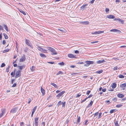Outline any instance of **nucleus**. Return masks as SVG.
Masks as SVG:
<instances>
[{"instance_id":"nucleus-1","label":"nucleus","mask_w":126,"mask_h":126,"mask_svg":"<svg viewBox=\"0 0 126 126\" xmlns=\"http://www.w3.org/2000/svg\"><path fill=\"white\" fill-rule=\"evenodd\" d=\"M15 74L16 76H15V78H17L21 76V71L19 70H18L15 72Z\"/></svg>"},{"instance_id":"nucleus-2","label":"nucleus","mask_w":126,"mask_h":126,"mask_svg":"<svg viewBox=\"0 0 126 126\" xmlns=\"http://www.w3.org/2000/svg\"><path fill=\"white\" fill-rule=\"evenodd\" d=\"M18 110V108L16 107L12 109L11 110L10 112L12 113H14L16 112Z\"/></svg>"},{"instance_id":"nucleus-3","label":"nucleus","mask_w":126,"mask_h":126,"mask_svg":"<svg viewBox=\"0 0 126 126\" xmlns=\"http://www.w3.org/2000/svg\"><path fill=\"white\" fill-rule=\"evenodd\" d=\"M39 117H36L34 118V125L35 126H38Z\"/></svg>"},{"instance_id":"nucleus-4","label":"nucleus","mask_w":126,"mask_h":126,"mask_svg":"<svg viewBox=\"0 0 126 126\" xmlns=\"http://www.w3.org/2000/svg\"><path fill=\"white\" fill-rule=\"evenodd\" d=\"M30 42L29 40H28L27 39L25 40V43L26 44L32 48V46L30 44Z\"/></svg>"},{"instance_id":"nucleus-5","label":"nucleus","mask_w":126,"mask_h":126,"mask_svg":"<svg viewBox=\"0 0 126 126\" xmlns=\"http://www.w3.org/2000/svg\"><path fill=\"white\" fill-rule=\"evenodd\" d=\"M87 4H83L81 7H80V10H82V11L84 10V9L86 7H85L87 6Z\"/></svg>"},{"instance_id":"nucleus-6","label":"nucleus","mask_w":126,"mask_h":126,"mask_svg":"<svg viewBox=\"0 0 126 126\" xmlns=\"http://www.w3.org/2000/svg\"><path fill=\"white\" fill-rule=\"evenodd\" d=\"M26 66L25 65H23L21 66H18L17 67L19 68V69L21 70L22 69H24Z\"/></svg>"},{"instance_id":"nucleus-7","label":"nucleus","mask_w":126,"mask_h":126,"mask_svg":"<svg viewBox=\"0 0 126 126\" xmlns=\"http://www.w3.org/2000/svg\"><path fill=\"white\" fill-rule=\"evenodd\" d=\"M65 91H63L60 92L59 94H58L57 95V97H60L62 96L65 93Z\"/></svg>"},{"instance_id":"nucleus-8","label":"nucleus","mask_w":126,"mask_h":126,"mask_svg":"<svg viewBox=\"0 0 126 126\" xmlns=\"http://www.w3.org/2000/svg\"><path fill=\"white\" fill-rule=\"evenodd\" d=\"M105 62L104 59H102L97 61L96 63H104V62Z\"/></svg>"},{"instance_id":"nucleus-9","label":"nucleus","mask_w":126,"mask_h":126,"mask_svg":"<svg viewBox=\"0 0 126 126\" xmlns=\"http://www.w3.org/2000/svg\"><path fill=\"white\" fill-rule=\"evenodd\" d=\"M25 60V55H24L23 56H22L21 58H20L19 60V62H22L24 61Z\"/></svg>"},{"instance_id":"nucleus-10","label":"nucleus","mask_w":126,"mask_h":126,"mask_svg":"<svg viewBox=\"0 0 126 126\" xmlns=\"http://www.w3.org/2000/svg\"><path fill=\"white\" fill-rule=\"evenodd\" d=\"M117 96L120 98H122L123 97L124 95L122 94L119 93L117 94Z\"/></svg>"},{"instance_id":"nucleus-11","label":"nucleus","mask_w":126,"mask_h":126,"mask_svg":"<svg viewBox=\"0 0 126 126\" xmlns=\"http://www.w3.org/2000/svg\"><path fill=\"white\" fill-rule=\"evenodd\" d=\"M51 52L52 53V55H56L57 54V53L56 52L55 50L53 48L51 51Z\"/></svg>"},{"instance_id":"nucleus-12","label":"nucleus","mask_w":126,"mask_h":126,"mask_svg":"<svg viewBox=\"0 0 126 126\" xmlns=\"http://www.w3.org/2000/svg\"><path fill=\"white\" fill-rule=\"evenodd\" d=\"M16 69H14V72H12L11 73V76H12L13 77H14V76H15V72H16Z\"/></svg>"},{"instance_id":"nucleus-13","label":"nucleus","mask_w":126,"mask_h":126,"mask_svg":"<svg viewBox=\"0 0 126 126\" xmlns=\"http://www.w3.org/2000/svg\"><path fill=\"white\" fill-rule=\"evenodd\" d=\"M41 91L42 94V95H44L45 94V91L43 88L42 87L41 88Z\"/></svg>"},{"instance_id":"nucleus-14","label":"nucleus","mask_w":126,"mask_h":126,"mask_svg":"<svg viewBox=\"0 0 126 126\" xmlns=\"http://www.w3.org/2000/svg\"><path fill=\"white\" fill-rule=\"evenodd\" d=\"M68 57L71 58H73L75 57V56L73 54H69L68 55Z\"/></svg>"},{"instance_id":"nucleus-15","label":"nucleus","mask_w":126,"mask_h":126,"mask_svg":"<svg viewBox=\"0 0 126 126\" xmlns=\"http://www.w3.org/2000/svg\"><path fill=\"white\" fill-rule=\"evenodd\" d=\"M40 55L41 57L43 58H45L47 57L44 54L42 53H40Z\"/></svg>"},{"instance_id":"nucleus-16","label":"nucleus","mask_w":126,"mask_h":126,"mask_svg":"<svg viewBox=\"0 0 126 126\" xmlns=\"http://www.w3.org/2000/svg\"><path fill=\"white\" fill-rule=\"evenodd\" d=\"M110 32H119L120 31L118 30L115 29H113L110 31Z\"/></svg>"},{"instance_id":"nucleus-17","label":"nucleus","mask_w":126,"mask_h":126,"mask_svg":"<svg viewBox=\"0 0 126 126\" xmlns=\"http://www.w3.org/2000/svg\"><path fill=\"white\" fill-rule=\"evenodd\" d=\"M126 86V83L122 84L120 85V87L121 88H124Z\"/></svg>"},{"instance_id":"nucleus-18","label":"nucleus","mask_w":126,"mask_h":126,"mask_svg":"<svg viewBox=\"0 0 126 126\" xmlns=\"http://www.w3.org/2000/svg\"><path fill=\"white\" fill-rule=\"evenodd\" d=\"M3 26L4 28H5V29L6 31L7 32H8L9 31V30L7 26L5 24H4Z\"/></svg>"},{"instance_id":"nucleus-19","label":"nucleus","mask_w":126,"mask_h":126,"mask_svg":"<svg viewBox=\"0 0 126 126\" xmlns=\"http://www.w3.org/2000/svg\"><path fill=\"white\" fill-rule=\"evenodd\" d=\"M37 48L41 52H42V51H43V48H41L39 46H38L37 47Z\"/></svg>"},{"instance_id":"nucleus-20","label":"nucleus","mask_w":126,"mask_h":126,"mask_svg":"<svg viewBox=\"0 0 126 126\" xmlns=\"http://www.w3.org/2000/svg\"><path fill=\"white\" fill-rule=\"evenodd\" d=\"M116 86V84L115 83H113L111 85V87L113 89L115 88Z\"/></svg>"},{"instance_id":"nucleus-21","label":"nucleus","mask_w":126,"mask_h":126,"mask_svg":"<svg viewBox=\"0 0 126 126\" xmlns=\"http://www.w3.org/2000/svg\"><path fill=\"white\" fill-rule=\"evenodd\" d=\"M108 17L109 18H115L114 16L112 15H109L108 16Z\"/></svg>"},{"instance_id":"nucleus-22","label":"nucleus","mask_w":126,"mask_h":126,"mask_svg":"<svg viewBox=\"0 0 126 126\" xmlns=\"http://www.w3.org/2000/svg\"><path fill=\"white\" fill-rule=\"evenodd\" d=\"M90 64L88 61H87L86 62V63L84 64V65L86 66H88Z\"/></svg>"},{"instance_id":"nucleus-23","label":"nucleus","mask_w":126,"mask_h":126,"mask_svg":"<svg viewBox=\"0 0 126 126\" xmlns=\"http://www.w3.org/2000/svg\"><path fill=\"white\" fill-rule=\"evenodd\" d=\"M37 106H36L35 107H34L32 110V113H34V112L35 111V110L36 109Z\"/></svg>"},{"instance_id":"nucleus-24","label":"nucleus","mask_w":126,"mask_h":126,"mask_svg":"<svg viewBox=\"0 0 126 126\" xmlns=\"http://www.w3.org/2000/svg\"><path fill=\"white\" fill-rule=\"evenodd\" d=\"M81 23L83 24H88L89 23V22L88 21H83Z\"/></svg>"},{"instance_id":"nucleus-25","label":"nucleus","mask_w":126,"mask_h":126,"mask_svg":"<svg viewBox=\"0 0 126 126\" xmlns=\"http://www.w3.org/2000/svg\"><path fill=\"white\" fill-rule=\"evenodd\" d=\"M103 72L102 70H98L96 72V73H97L100 74Z\"/></svg>"},{"instance_id":"nucleus-26","label":"nucleus","mask_w":126,"mask_h":126,"mask_svg":"<svg viewBox=\"0 0 126 126\" xmlns=\"http://www.w3.org/2000/svg\"><path fill=\"white\" fill-rule=\"evenodd\" d=\"M115 109L111 110L110 111V113H112L116 111Z\"/></svg>"},{"instance_id":"nucleus-27","label":"nucleus","mask_w":126,"mask_h":126,"mask_svg":"<svg viewBox=\"0 0 126 126\" xmlns=\"http://www.w3.org/2000/svg\"><path fill=\"white\" fill-rule=\"evenodd\" d=\"M114 123L115 124V126H119V125L118 124V121H116L115 122H114Z\"/></svg>"},{"instance_id":"nucleus-28","label":"nucleus","mask_w":126,"mask_h":126,"mask_svg":"<svg viewBox=\"0 0 126 126\" xmlns=\"http://www.w3.org/2000/svg\"><path fill=\"white\" fill-rule=\"evenodd\" d=\"M93 103V101H91V102H90V103L88 105V107H91V106H92V104Z\"/></svg>"},{"instance_id":"nucleus-29","label":"nucleus","mask_w":126,"mask_h":126,"mask_svg":"<svg viewBox=\"0 0 126 126\" xmlns=\"http://www.w3.org/2000/svg\"><path fill=\"white\" fill-rule=\"evenodd\" d=\"M19 11L21 13H22L24 15H26V13L22 10H19Z\"/></svg>"},{"instance_id":"nucleus-30","label":"nucleus","mask_w":126,"mask_h":126,"mask_svg":"<svg viewBox=\"0 0 126 126\" xmlns=\"http://www.w3.org/2000/svg\"><path fill=\"white\" fill-rule=\"evenodd\" d=\"M3 35L4 37V38L5 39H7L8 38V36L5 33H3Z\"/></svg>"},{"instance_id":"nucleus-31","label":"nucleus","mask_w":126,"mask_h":126,"mask_svg":"<svg viewBox=\"0 0 126 126\" xmlns=\"http://www.w3.org/2000/svg\"><path fill=\"white\" fill-rule=\"evenodd\" d=\"M63 103V102H62L61 101H60L57 104V105L59 106L60 105H61Z\"/></svg>"},{"instance_id":"nucleus-32","label":"nucleus","mask_w":126,"mask_h":126,"mask_svg":"<svg viewBox=\"0 0 126 126\" xmlns=\"http://www.w3.org/2000/svg\"><path fill=\"white\" fill-rule=\"evenodd\" d=\"M80 118L79 116V117H78V118L77 119V123H79L80 122Z\"/></svg>"},{"instance_id":"nucleus-33","label":"nucleus","mask_w":126,"mask_h":126,"mask_svg":"<svg viewBox=\"0 0 126 126\" xmlns=\"http://www.w3.org/2000/svg\"><path fill=\"white\" fill-rule=\"evenodd\" d=\"M63 73V72L62 71H59L56 74V75H60V74H62Z\"/></svg>"},{"instance_id":"nucleus-34","label":"nucleus","mask_w":126,"mask_h":126,"mask_svg":"<svg viewBox=\"0 0 126 126\" xmlns=\"http://www.w3.org/2000/svg\"><path fill=\"white\" fill-rule=\"evenodd\" d=\"M118 77L119 78H123L124 77L123 75L120 74L119 75Z\"/></svg>"},{"instance_id":"nucleus-35","label":"nucleus","mask_w":126,"mask_h":126,"mask_svg":"<svg viewBox=\"0 0 126 126\" xmlns=\"http://www.w3.org/2000/svg\"><path fill=\"white\" fill-rule=\"evenodd\" d=\"M47 49L48 50H49L51 51L52 49H53V48L50 47H47Z\"/></svg>"},{"instance_id":"nucleus-36","label":"nucleus","mask_w":126,"mask_h":126,"mask_svg":"<svg viewBox=\"0 0 126 126\" xmlns=\"http://www.w3.org/2000/svg\"><path fill=\"white\" fill-rule=\"evenodd\" d=\"M58 64L61 65H63L64 64V63L63 62H62L59 63H58Z\"/></svg>"},{"instance_id":"nucleus-37","label":"nucleus","mask_w":126,"mask_h":126,"mask_svg":"<svg viewBox=\"0 0 126 126\" xmlns=\"http://www.w3.org/2000/svg\"><path fill=\"white\" fill-rule=\"evenodd\" d=\"M51 84L52 86H53L55 88H56L57 87V85L54 83H51Z\"/></svg>"},{"instance_id":"nucleus-38","label":"nucleus","mask_w":126,"mask_h":126,"mask_svg":"<svg viewBox=\"0 0 126 126\" xmlns=\"http://www.w3.org/2000/svg\"><path fill=\"white\" fill-rule=\"evenodd\" d=\"M9 66H8L6 68V71L7 72H8L9 70Z\"/></svg>"},{"instance_id":"nucleus-39","label":"nucleus","mask_w":126,"mask_h":126,"mask_svg":"<svg viewBox=\"0 0 126 126\" xmlns=\"http://www.w3.org/2000/svg\"><path fill=\"white\" fill-rule=\"evenodd\" d=\"M92 34H98L99 33H98V32L97 31V32H94L93 33H92Z\"/></svg>"},{"instance_id":"nucleus-40","label":"nucleus","mask_w":126,"mask_h":126,"mask_svg":"<svg viewBox=\"0 0 126 126\" xmlns=\"http://www.w3.org/2000/svg\"><path fill=\"white\" fill-rule=\"evenodd\" d=\"M122 106V104H118V105H117L116 106V107L117 108H119Z\"/></svg>"},{"instance_id":"nucleus-41","label":"nucleus","mask_w":126,"mask_h":126,"mask_svg":"<svg viewBox=\"0 0 126 126\" xmlns=\"http://www.w3.org/2000/svg\"><path fill=\"white\" fill-rule=\"evenodd\" d=\"M62 104V107H64L65 105V102H63Z\"/></svg>"},{"instance_id":"nucleus-42","label":"nucleus","mask_w":126,"mask_h":126,"mask_svg":"<svg viewBox=\"0 0 126 126\" xmlns=\"http://www.w3.org/2000/svg\"><path fill=\"white\" fill-rule=\"evenodd\" d=\"M5 63H2L1 66H0V67H3L4 66H5Z\"/></svg>"},{"instance_id":"nucleus-43","label":"nucleus","mask_w":126,"mask_h":126,"mask_svg":"<svg viewBox=\"0 0 126 126\" xmlns=\"http://www.w3.org/2000/svg\"><path fill=\"white\" fill-rule=\"evenodd\" d=\"M109 11V9L108 8H106L105 9L106 12V13L108 12Z\"/></svg>"},{"instance_id":"nucleus-44","label":"nucleus","mask_w":126,"mask_h":126,"mask_svg":"<svg viewBox=\"0 0 126 126\" xmlns=\"http://www.w3.org/2000/svg\"><path fill=\"white\" fill-rule=\"evenodd\" d=\"M102 115V113L101 112L100 113L98 117V119L100 118L101 117V116Z\"/></svg>"},{"instance_id":"nucleus-45","label":"nucleus","mask_w":126,"mask_h":126,"mask_svg":"<svg viewBox=\"0 0 126 126\" xmlns=\"http://www.w3.org/2000/svg\"><path fill=\"white\" fill-rule=\"evenodd\" d=\"M33 66H32V67L30 68V69L31 71H33L34 70V69L33 68Z\"/></svg>"},{"instance_id":"nucleus-46","label":"nucleus","mask_w":126,"mask_h":126,"mask_svg":"<svg viewBox=\"0 0 126 126\" xmlns=\"http://www.w3.org/2000/svg\"><path fill=\"white\" fill-rule=\"evenodd\" d=\"M98 112H97L95 113L94 115V117H95L96 116H97L98 114Z\"/></svg>"},{"instance_id":"nucleus-47","label":"nucleus","mask_w":126,"mask_h":126,"mask_svg":"<svg viewBox=\"0 0 126 126\" xmlns=\"http://www.w3.org/2000/svg\"><path fill=\"white\" fill-rule=\"evenodd\" d=\"M90 64H93L94 63V62L93 61H88Z\"/></svg>"},{"instance_id":"nucleus-48","label":"nucleus","mask_w":126,"mask_h":126,"mask_svg":"<svg viewBox=\"0 0 126 126\" xmlns=\"http://www.w3.org/2000/svg\"><path fill=\"white\" fill-rule=\"evenodd\" d=\"M88 122V120H86L85 121V123L84 124V125H87V122Z\"/></svg>"},{"instance_id":"nucleus-49","label":"nucleus","mask_w":126,"mask_h":126,"mask_svg":"<svg viewBox=\"0 0 126 126\" xmlns=\"http://www.w3.org/2000/svg\"><path fill=\"white\" fill-rule=\"evenodd\" d=\"M9 51V49H7L5 50L4 51H3V52H7Z\"/></svg>"},{"instance_id":"nucleus-50","label":"nucleus","mask_w":126,"mask_h":126,"mask_svg":"<svg viewBox=\"0 0 126 126\" xmlns=\"http://www.w3.org/2000/svg\"><path fill=\"white\" fill-rule=\"evenodd\" d=\"M24 124V123L23 122H21L20 123V126H23Z\"/></svg>"},{"instance_id":"nucleus-51","label":"nucleus","mask_w":126,"mask_h":126,"mask_svg":"<svg viewBox=\"0 0 126 126\" xmlns=\"http://www.w3.org/2000/svg\"><path fill=\"white\" fill-rule=\"evenodd\" d=\"M98 33H99V34H101L102 33H104V31H98Z\"/></svg>"},{"instance_id":"nucleus-52","label":"nucleus","mask_w":126,"mask_h":126,"mask_svg":"<svg viewBox=\"0 0 126 126\" xmlns=\"http://www.w3.org/2000/svg\"><path fill=\"white\" fill-rule=\"evenodd\" d=\"M81 95V94H77V95L76 96V97H79Z\"/></svg>"},{"instance_id":"nucleus-53","label":"nucleus","mask_w":126,"mask_h":126,"mask_svg":"<svg viewBox=\"0 0 126 126\" xmlns=\"http://www.w3.org/2000/svg\"><path fill=\"white\" fill-rule=\"evenodd\" d=\"M2 33H0V40H1L2 39Z\"/></svg>"},{"instance_id":"nucleus-54","label":"nucleus","mask_w":126,"mask_h":126,"mask_svg":"<svg viewBox=\"0 0 126 126\" xmlns=\"http://www.w3.org/2000/svg\"><path fill=\"white\" fill-rule=\"evenodd\" d=\"M118 67L117 66H116L114 67L113 68V70H117Z\"/></svg>"},{"instance_id":"nucleus-55","label":"nucleus","mask_w":126,"mask_h":126,"mask_svg":"<svg viewBox=\"0 0 126 126\" xmlns=\"http://www.w3.org/2000/svg\"><path fill=\"white\" fill-rule=\"evenodd\" d=\"M90 92L91 91L90 90L88 91L86 93L88 95L89 94Z\"/></svg>"},{"instance_id":"nucleus-56","label":"nucleus","mask_w":126,"mask_h":126,"mask_svg":"<svg viewBox=\"0 0 126 126\" xmlns=\"http://www.w3.org/2000/svg\"><path fill=\"white\" fill-rule=\"evenodd\" d=\"M16 86V84L15 83L13 84V85L12 86V87H15Z\"/></svg>"},{"instance_id":"nucleus-57","label":"nucleus","mask_w":126,"mask_h":126,"mask_svg":"<svg viewBox=\"0 0 126 126\" xmlns=\"http://www.w3.org/2000/svg\"><path fill=\"white\" fill-rule=\"evenodd\" d=\"M76 66L75 65H71L70 66V67L71 68H74Z\"/></svg>"},{"instance_id":"nucleus-58","label":"nucleus","mask_w":126,"mask_h":126,"mask_svg":"<svg viewBox=\"0 0 126 126\" xmlns=\"http://www.w3.org/2000/svg\"><path fill=\"white\" fill-rule=\"evenodd\" d=\"M106 89L105 88L103 89L102 90V91L103 92H105L106 91Z\"/></svg>"},{"instance_id":"nucleus-59","label":"nucleus","mask_w":126,"mask_h":126,"mask_svg":"<svg viewBox=\"0 0 126 126\" xmlns=\"http://www.w3.org/2000/svg\"><path fill=\"white\" fill-rule=\"evenodd\" d=\"M2 44L3 45H5L6 44V41L5 40H3L2 41Z\"/></svg>"},{"instance_id":"nucleus-60","label":"nucleus","mask_w":126,"mask_h":126,"mask_svg":"<svg viewBox=\"0 0 126 126\" xmlns=\"http://www.w3.org/2000/svg\"><path fill=\"white\" fill-rule=\"evenodd\" d=\"M3 30V28L1 25H0V30Z\"/></svg>"},{"instance_id":"nucleus-61","label":"nucleus","mask_w":126,"mask_h":126,"mask_svg":"<svg viewBox=\"0 0 126 126\" xmlns=\"http://www.w3.org/2000/svg\"><path fill=\"white\" fill-rule=\"evenodd\" d=\"M75 53L76 54H78L79 53V52L77 50H76L75 51Z\"/></svg>"},{"instance_id":"nucleus-62","label":"nucleus","mask_w":126,"mask_h":126,"mask_svg":"<svg viewBox=\"0 0 126 126\" xmlns=\"http://www.w3.org/2000/svg\"><path fill=\"white\" fill-rule=\"evenodd\" d=\"M92 95L91 94H90L89 95L88 97H87L86 98H87V99L88 98H90L92 97Z\"/></svg>"},{"instance_id":"nucleus-63","label":"nucleus","mask_w":126,"mask_h":126,"mask_svg":"<svg viewBox=\"0 0 126 126\" xmlns=\"http://www.w3.org/2000/svg\"><path fill=\"white\" fill-rule=\"evenodd\" d=\"M95 0H92L91 1L90 3L91 4L93 3L94 1Z\"/></svg>"},{"instance_id":"nucleus-64","label":"nucleus","mask_w":126,"mask_h":126,"mask_svg":"<svg viewBox=\"0 0 126 126\" xmlns=\"http://www.w3.org/2000/svg\"><path fill=\"white\" fill-rule=\"evenodd\" d=\"M43 51H42V52H44V53H46V51H47V50H45V49H43Z\"/></svg>"}]
</instances>
